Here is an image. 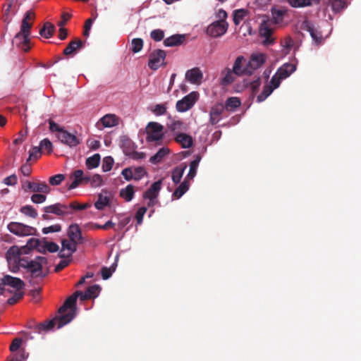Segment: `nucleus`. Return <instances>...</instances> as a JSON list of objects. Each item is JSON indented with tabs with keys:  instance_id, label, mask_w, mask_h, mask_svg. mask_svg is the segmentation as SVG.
Wrapping results in <instances>:
<instances>
[{
	"instance_id": "nucleus-1",
	"label": "nucleus",
	"mask_w": 361,
	"mask_h": 361,
	"mask_svg": "<svg viewBox=\"0 0 361 361\" xmlns=\"http://www.w3.org/2000/svg\"><path fill=\"white\" fill-rule=\"evenodd\" d=\"M78 293H74L66 300L63 306L59 309V313L61 314L59 317L39 324L37 326L38 331H51L54 327L59 329L71 322L76 314L75 303Z\"/></svg>"
},
{
	"instance_id": "nucleus-2",
	"label": "nucleus",
	"mask_w": 361,
	"mask_h": 361,
	"mask_svg": "<svg viewBox=\"0 0 361 361\" xmlns=\"http://www.w3.org/2000/svg\"><path fill=\"white\" fill-rule=\"evenodd\" d=\"M296 70V65L293 63H284L272 76L269 83L267 84L262 92L257 96V100L258 102L264 101L273 91L278 88L281 81L288 78Z\"/></svg>"
},
{
	"instance_id": "nucleus-3",
	"label": "nucleus",
	"mask_w": 361,
	"mask_h": 361,
	"mask_svg": "<svg viewBox=\"0 0 361 361\" xmlns=\"http://www.w3.org/2000/svg\"><path fill=\"white\" fill-rule=\"evenodd\" d=\"M25 255L20 247L13 246L6 252V259L9 270L16 273L22 267V262L25 259Z\"/></svg>"
},
{
	"instance_id": "nucleus-4",
	"label": "nucleus",
	"mask_w": 361,
	"mask_h": 361,
	"mask_svg": "<svg viewBox=\"0 0 361 361\" xmlns=\"http://www.w3.org/2000/svg\"><path fill=\"white\" fill-rule=\"evenodd\" d=\"M47 259L44 257H36L34 259H30L27 257L22 262V267L35 276H40L42 274V268L47 264Z\"/></svg>"
},
{
	"instance_id": "nucleus-5",
	"label": "nucleus",
	"mask_w": 361,
	"mask_h": 361,
	"mask_svg": "<svg viewBox=\"0 0 361 361\" xmlns=\"http://www.w3.org/2000/svg\"><path fill=\"white\" fill-rule=\"evenodd\" d=\"M32 24H27L24 22L21 24L20 31L16 35L13 43L21 48L23 51H27L30 49V35Z\"/></svg>"
},
{
	"instance_id": "nucleus-6",
	"label": "nucleus",
	"mask_w": 361,
	"mask_h": 361,
	"mask_svg": "<svg viewBox=\"0 0 361 361\" xmlns=\"http://www.w3.org/2000/svg\"><path fill=\"white\" fill-rule=\"evenodd\" d=\"M7 229L10 233L18 237L35 235L37 233V229L35 227L16 221L10 222L7 225Z\"/></svg>"
},
{
	"instance_id": "nucleus-7",
	"label": "nucleus",
	"mask_w": 361,
	"mask_h": 361,
	"mask_svg": "<svg viewBox=\"0 0 361 361\" xmlns=\"http://www.w3.org/2000/svg\"><path fill=\"white\" fill-rule=\"evenodd\" d=\"M164 127L157 122H149L146 127L147 137L148 142L159 143L164 137Z\"/></svg>"
},
{
	"instance_id": "nucleus-8",
	"label": "nucleus",
	"mask_w": 361,
	"mask_h": 361,
	"mask_svg": "<svg viewBox=\"0 0 361 361\" xmlns=\"http://www.w3.org/2000/svg\"><path fill=\"white\" fill-rule=\"evenodd\" d=\"M43 209L47 214H54L60 216H68L74 214L73 202L68 204L56 203L44 207Z\"/></svg>"
},
{
	"instance_id": "nucleus-9",
	"label": "nucleus",
	"mask_w": 361,
	"mask_h": 361,
	"mask_svg": "<svg viewBox=\"0 0 361 361\" xmlns=\"http://www.w3.org/2000/svg\"><path fill=\"white\" fill-rule=\"evenodd\" d=\"M200 94L197 91H192L178 100L176 104V109L178 112H185L192 109L198 101Z\"/></svg>"
},
{
	"instance_id": "nucleus-10",
	"label": "nucleus",
	"mask_w": 361,
	"mask_h": 361,
	"mask_svg": "<svg viewBox=\"0 0 361 361\" xmlns=\"http://www.w3.org/2000/svg\"><path fill=\"white\" fill-rule=\"evenodd\" d=\"M228 29V23L225 20H219L210 24L207 29V34L212 37H219L224 35Z\"/></svg>"
},
{
	"instance_id": "nucleus-11",
	"label": "nucleus",
	"mask_w": 361,
	"mask_h": 361,
	"mask_svg": "<svg viewBox=\"0 0 361 361\" xmlns=\"http://www.w3.org/2000/svg\"><path fill=\"white\" fill-rule=\"evenodd\" d=\"M267 56L265 54L256 52L252 53L250 60L247 61L246 65L248 67V75H251L255 71L261 67L266 61Z\"/></svg>"
},
{
	"instance_id": "nucleus-12",
	"label": "nucleus",
	"mask_w": 361,
	"mask_h": 361,
	"mask_svg": "<svg viewBox=\"0 0 361 361\" xmlns=\"http://www.w3.org/2000/svg\"><path fill=\"white\" fill-rule=\"evenodd\" d=\"M25 192H40L49 194L50 188L46 182L44 181H27L25 184Z\"/></svg>"
},
{
	"instance_id": "nucleus-13",
	"label": "nucleus",
	"mask_w": 361,
	"mask_h": 361,
	"mask_svg": "<svg viewBox=\"0 0 361 361\" xmlns=\"http://www.w3.org/2000/svg\"><path fill=\"white\" fill-rule=\"evenodd\" d=\"M166 58V53L164 51L158 49L149 56L148 66L153 71L157 70L160 66L164 64Z\"/></svg>"
},
{
	"instance_id": "nucleus-14",
	"label": "nucleus",
	"mask_w": 361,
	"mask_h": 361,
	"mask_svg": "<svg viewBox=\"0 0 361 361\" xmlns=\"http://www.w3.org/2000/svg\"><path fill=\"white\" fill-rule=\"evenodd\" d=\"M225 107L222 103L214 104L209 111V123L212 125L218 123L223 118Z\"/></svg>"
},
{
	"instance_id": "nucleus-15",
	"label": "nucleus",
	"mask_w": 361,
	"mask_h": 361,
	"mask_svg": "<svg viewBox=\"0 0 361 361\" xmlns=\"http://www.w3.org/2000/svg\"><path fill=\"white\" fill-rule=\"evenodd\" d=\"M259 35L264 37L263 44L268 45L274 42L271 37L273 30L271 27V23L269 20H263L259 26Z\"/></svg>"
},
{
	"instance_id": "nucleus-16",
	"label": "nucleus",
	"mask_w": 361,
	"mask_h": 361,
	"mask_svg": "<svg viewBox=\"0 0 361 361\" xmlns=\"http://www.w3.org/2000/svg\"><path fill=\"white\" fill-rule=\"evenodd\" d=\"M119 119L115 114H106L102 117L97 123L96 126L98 129L102 130L105 128H111L118 124Z\"/></svg>"
},
{
	"instance_id": "nucleus-17",
	"label": "nucleus",
	"mask_w": 361,
	"mask_h": 361,
	"mask_svg": "<svg viewBox=\"0 0 361 361\" xmlns=\"http://www.w3.org/2000/svg\"><path fill=\"white\" fill-rule=\"evenodd\" d=\"M168 118L169 121L166 123V126L168 129L173 133V136L186 130V126L181 120L172 118L171 116H169Z\"/></svg>"
},
{
	"instance_id": "nucleus-18",
	"label": "nucleus",
	"mask_w": 361,
	"mask_h": 361,
	"mask_svg": "<svg viewBox=\"0 0 361 361\" xmlns=\"http://www.w3.org/2000/svg\"><path fill=\"white\" fill-rule=\"evenodd\" d=\"M56 137L62 143L72 147H75L80 143V139L73 134L64 130L60 134H56Z\"/></svg>"
},
{
	"instance_id": "nucleus-19",
	"label": "nucleus",
	"mask_w": 361,
	"mask_h": 361,
	"mask_svg": "<svg viewBox=\"0 0 361 361\" xmlns=\"http://www.w3.org/2000/svg\"><path fill=\"white\" fill-rule=\"evenodd\" d=\"M185 77L190 84L199 85L202 82L203 74L199 68H193L186 71Z\"/></svg>"
},
{
	"instance_id": "nucleus-20",
	"label": "nucleus",
	"mask_w": 361,
	"mask_h": 361,
	"mask_svg": "<svg viewBox=\"0 0 361 361\" xmlns=\"http://www.w3.org/2000/svg\"><path fill=\"white\" fill-rule=\"evenodd\" d=\"M77 243L71 240H63L61 242V249L59 251V257L61 258L70 257L76 250Z\"/></svg>"
},
{
	"instance_id": "nucleus-21",
	"label": "nucleus",
	"mask_w": 361,
	"mask_h": 361,
	"mask_svg": "<svg viewBox=\"0 0 361 361\" xmlns=\"http://www.w3.org/2000/svg\"><path fill=\"white\" fill-rule=\"evenodd\" d=\"M246 59L243 56H238L233 66V71L237 75H242L244 74L248 75V67Z\"/></svg>"
},
{
	"instance_id": "nucleus-22",
	"label": "nucleus",
	"mask_w": 361,
	"mask_h": 361,
	"mask_svg": "<svg viewBox=\"0 0 361 361\" xmlns=\"http://www.w3.org/2000/svg\"><path fill=\"white\" fill-rule=\"evenodd\" d=\"M1 282L3 286H8L17 290L22 289L24 286V283L21 279L9 275L4 276L1 279Z\"/></svg>"
},
{
	"instance_id": "nucleus-23",
	"label": "nucleus",
	"mask_w": 361,
	"mask_h": 361,
	"mask_svg": "<svg viewBox=\"0 0 361 361\" xmlns=\"http://www.w3.org/2000/svg\"><path fill=\"white\" fill-rule=\"evenodd\" d=\"M42 240L32 238L27 240L25 246L20 247V249L25 255H27L29 252L33 248H36L39 252H40L41 250H44L42 247Z\"/></svg>"
},
{
	"instance_id": "nucleus-24",
	"label": "nucleus",
	"mask_w": 361,
	"mask_h": 361,
	"mask_svg": "<svg viewBox=\"0 0 361 361\" xmlns=\"http://www.w3.org/2000/svg\"><path fill=\"white\" fill-rule=\"evenodd\" d=\"M174 140L185 149L191 147L193 143L192 137L183 132L181 133H177V135L174 136Z\"/></svg>"
},
{
	"instance_id": "nucleus-25",
	"label": "nucleus",
	"mask_w": 361,
	"mask_h": 361,
	"mask_svg": "<svg viewBox=\"0 0 361 361\" xmlns=\"http://www.w3.org/2000/svg\"><path fill=\"white\" fill-rule=\"evenodd\" d=\"M161 186L162 180L153 183L150 188L143 194V198L158 197Z\"/></svg>"
},
{
	"instance_id": "nucleus-26",
	"label": "nucleus",
	"mask_w": 361,
	"mask_h": 361,
	"mask_svg": "<svg viewBox=\"0 0 361 361\" xmlns=\"http://www.w3.org/2000/svg\"><path fill=\"white\" fill-rule=\"evenodd\" d=\"M305 25L314 42L317 44H321L323 41V37L321 32L309 22H306Z\"/></svg>"
},
{
	"instance_id": "nucleus-27",
	"label": "nucleus",
	"mask_w": 361,
	"mask_h": 361,
	"mask_svg": "<svg viewBox=\"0 0 361 361\" xmlns=\"http://www.w3.org/2000/svg\"><path fill=\"white\" fill-rule=\"evenodd\" d=\"M82 47V42L80 39H76L71 42L66 48L63 50V54L66 56L74 55Z\"/></svg>"
},
{
	"instance_id": "nucleus-28",
	"label": "nucleus",
	"mask_w": 361,
	"mask_h": 361,
	"mask_svg": "<svg viewBox=\"0 0 361 361\" xmlns=\"http://www.w3.org/2000/svg\"><path fill=\"white\" fill-rule=\"evenodd\" d=\"M68 237L70 240L78 243L81 241L82 235L81 231L78 224H72L69 226L68 231Z\"/></svg>"
},
{
	"instance_id": "nucleus-29",
	"label": "nucleus",
	"mask_w": 361,
	"mask_h": 361,
	"mask_svg": "<svg viewBox=\"0 0 361 361\" xmlns=\"http://www.w3.org/2000/svg\"><path fill=\"white\" fill-rule=\"evenodd\" d=\"M83 171L80 169L76 170L72 174L71 179L72 182L68 186L69 190L76 188L79 185L83 184Z\"/></svg>"
},
{
	"instance_id": "nucleus-30",
	"label": "nucleus",
	"mask_w": 361,
	"mask_h": 361,
	"mask_svg": "<svg viewBox=\"0 0 361 361\" xmlns=\"http://www.w3.org/2000/svg\"><path fill=\"white\" fill-rule=\"evenodd\" d=\"M170 152V150L166 147L160 148L158 152L151 157L149 161L152 164H156L161 162Z\"/></svg>"
},
{
	"instance_id": "nucleus-31",
	"label": "nucleus",
	"mask_w": 361,
	"mask_h": 361,
	"mask_svg": "<svg viewBox=\"0 0 361 361\" xmlns=\"http://www.w3.org/2000/svg\"><path fill=\"white\" fill-rule=\"evenodd\" d=\"M134 195V186L131 184L128 185L120 190V196L126 202H130L133 199Z\"/></svg>"
},
{
	"instance_id": "nucleus-32",
	"label": "nucleus",
	"mask_w": 361,
	"mask_h": 361,
	"mask_svg": "<svg viewBox=\"0 0 361 361\" xmlns=\"http://www.w3.org/2000/svg\"><path fill=\"white\" fill-rule=\"evenodd\" d=\"M185 39L184 35H174L164 39V44L166 47H173L180 44Z\"/></svg>"
},
{
	"instance_id": "nucleus-33",
	"label": "nucleus",
	"mask_w": 361,
	"mask_h": 361,
	"mask_svg": "<svg viewBox=\"0 0 361 361\" xmlns=\"http://www.w3.org/2000/svg\"><path fill=\"white\" fill-rule=\"evenodd\" d=\"M200 160L201 157L197 156L192 161H191L190 164V170L185 179L189 181L195 178Z\"/></svg>"
},
{
	"instance_id": "nucleus-34",
	"label": "nucleus",
	"mask_w": 361,
	"mask_h": 361,
	"mask_svg": "<svg viewBox=\"0 0 361 361\" xmlns=\"http://www.w3.org/2000/svg\"><path fill=\"white\" fill-rule=\"evenodd\" d=\"M189 181L185 179L184 181L175 190L172 197L176 199L180 198L189 190Z\"/></svg>"
},
{
	"instance_id": "nucleus-35",
	"label": "nucleus",
	"mask_w": 361,
	"mask_h": 361,
	"mask_svg": "<svg viewBox=\"0 0 361 361\" xmlns=\"http://www.w3.org/2000/svg\"><path fill=\"white\" fill-rule=\"evenodd\" d=\"M167 109V103L157 104L155 105H152L149 107L150 111L157 116H160L166 114Z\"/></svg>"
},
{
	"instance_id": "nucleus-36",
	"label": "nucleus",
	"mask_w": 361,
	"mask_h": 361,
	"mask_svg": "<svg viewBox=\"0 0 361 361\" xmlns=\"http://www.w3.org/2000/svg\"><path fill=\"white\" fill-rule=\"evenodd\" d=\"M241 104L240 100L235 97H229L225 102V109L229 111H234Z\"/></svg>"
},
{
	"instance_id": "nucleus-37",
	"label": "nucleus",
	"mask_w": 361,
	"mask_h": 361,
	"mask_svg": "<svg viewBox=\"0 0 361 361\" xmlns=\"http://www.w3.org/2000/svg\"><path fill=\"white\" fill-rule=\"evenodd\" d=\"M54 29L55 27L53 24L47 22L44 23L43 27L39 30V35L46 39H49L53 35Z\"/></svg>"
},
{
	"instance_id": "nucleus-38",
	"label": "nucleus",
	"mask_w": 361,
	"mask_h": 361,
	"mask_svg": "<svg viewBox=\"0 0 361 361\" xmlns=\"http://www.w3.org/2000/svg\"><path fill=\"white\" fill-rule=\"evenodd\" d=\"M100 159V155L99 154H94L86 159L85 165L90 170L96 169L99 165Z\"/></svg>"
},
{
	"instance_id": "nucleus-39",
	"label": "nucleus",
	"mask_w": 361,
	"mask_h": 361,
	"mask_svg": "<svg viewBox=\"0 0 361 361\" xmlns=\"http://www.w3.org/2000/svg\"><path fill=\"white\" fill-rule=\"evenodd\" d=\"M187 166H178L172 171V180L175 184L179 183Z\"/></svg>"
},
{
	"instance_id": "nucleus-40",
	"label": "nucleus",
	"mask_w": 361,
	"mask_h": 361,
	"mask_svg": "<svg viewBox=\"0 0 361 361\" xmlns=\"http://www.w3.org/2000/svg\"><path fill=\"white\" fill-rule=\"evenodd\" d=\"M293 8H299L312 6V0H286Z\"/></svg>"
},
{
	"instance_id": "nucleus-41",
	"label": "nucleus",
	"mask_w": 361,
	"mask_h": 361,
	"mask_svg": "<svg viewBox=\"0 0 361 361\" xmlns=\"http://www.w3.org/2000/svg\"><path fill=\"white\" fill-rule=\"evenodd\" d=\"M274 22L276 24L281 23L286 13V10L273 8L271 11Z\"/></svg>"
},
{
	"instance_id": "nucleus-42",
	"label": "nucleus",
	"mask_w": 361,
	"mask_h": 361,
	"mask_svg": "<svg viewBox=\"0 0 361 361\" xmlns=\"http://www.w3.org/2000/svg\"><path fill=\"white\" fill-rule=\"evenodd\" d=\"M133 180L138 181L147 175L146 169L142 166L133 168Z\"/></svg>"
},
{
	"instance_id": "nucleus-43",
	"label": "nucleus",
	"mask_w": 361,
	"mask_h": 361,
	"mask_svg": "<svg viewBox=\"0 0 361 361\" xmlns=\"http://www.w3.org/2000/svg\"><path fill=\"white\" fill-rule=\"evenodd\" d=\"M109 204V198L107 196L99 194L98 200L94 203V207L98 210H102Z\"/></svg>"
},
{
	"instance_id": "nucleus-44",
	"label": "nucleus",
	"mask_w": 361,
	"mask_h": 361,
	"mask_svg": "<svg viewBox=\"0 0 361 361\" xmlns=\"http://www.w3.org/2000/svg\"><path fill=\"white\" fill-rule=\"evenodd\" d=\"M20 212L23 214L33 219H35L38 215L37 210L32 206L30 205H25L22 207L20 209Z\"/></svg>"
},
{
	"instance_id": "nucleus-45",
	"label": "nucleus",
	"mask_w": 361,
	"mask_h": 361,
	"mask_svg": "<svg viewBox=\"0 0 361 361\" xmlns=\"http://www.w3.org/2000/svg\"><path fill=\"white\" fill-rule=\"evenodd\" d=\"M42 247L44 249L40 252H45L47 251L49 252H55L59 250V245L53 242H47L42 240Z\"/></svg>"
},
{
	"instance_id": "nucleus-46",
	"label": "nucleus",
	"mask_w": 361,
	"mask_h": 361,
	"mask_svg": "<svg viewBox=\"0 0 361 361\" xmlns=\"http://www.w3.org/2000/svg\"><path fill=\"white\" fill-rule=\"evenodd\" d=\"M247 14V11L245 9H238L233 12V23L235 25H238L245 16Z\"/></svg>"
},
{
	"instance_id": "nucleus-47",
	"label": "nucleus",
	"mask_w": 361,
	"mask_h": 361,
	"mask_svg": "<svg viewBox=\"0 0 361 361\" xmlns=\"http://www.w3.org/2000/svg\"><path fill=\"white\" fill-rule=\"evenodd\" d=\"M348 4L344 0H332L331 7L334 11L340 12L341 11L345 8Z\"/></svg>"
},
{
	"instance_id": "nucleus-48",
	"label": "nucleus",
	"mask_w": 361,
	"mask_h": 361,
	"mask_svg": "<svg viewBox=\"0 0 361 361\" xmlns=\"http://www.w3.org/2000/svg\"><path fill=\"white\" fill-rule=\"evenodd\" d=\"M114 161L111 157H106L103 159L102 161V171L104 172H108L111 170Z\"/></svg>"
},
{
	"instance_id": "nucleus-49",
	"label": "nucleus",
	"mask_w": 361,
	"mask_h": 361,
	"mask_svg": "<svg viewBox=\"0 0 361 361\" xmlns=\"http://www.w3.org/2000/svg\"><path fill=\"white\" fill-rule=\"evenodd\" d=\"M90 186L92 188H99L104 184V180L99 174H94L91 177Z\"/></svg>"
},
{
	"instance_id": "nucleus-50",
	"label": "nucleus",
	"mask_w": 361,
	"mask_h": 361,
	"mask_svg": "<svg viewBox=\"0 0 361 361\" xmlns=\"http://www.w3.org/2000/svg\"><path fill=\"white\" fill-rule=\"evenodd\" d=\"M131 49L134 53L139 52L143 47V41L140 38H135L132 40Z\"/></svg>"
},
{
	"instance_id": "nucleus-51",
	"label": "nucleus",
	"mask_w": 361,
	"mask_h": 361,
	"mask_svg": "<svg viewBox=\"0 0 361 361\" xmlns=\"http://www.w3.org/2000/svg\"><path fill=\"white\" fill-rule=\"evenodd\" d=\"M100 290L99 285H93L90 286L86 291L91 299L97 298L99 294Z\"/></svg>"
},
{
	"instance_id": "nucleus-52",
	"label": "nucleus",
	"mask_w": 361,
	"mask_h": 361,
	"mask_svg": "<svg viewBox=\"0 0 361 361\" xmlns=\"http://www.w3.org/2000/svg\"><path fill=\"white\" fill-rule=\"evenodd\" d=\"M39 147L41 148L42 150H45L47 151L48 153H50L52 152V147H53V145H52V143L51 142L47 139V138H44L43 139L40 143H39Z\"/></svg>"
},
{
	"instance_id": "nucleus-53",
	"label": "nucleus",
	"mask_w": 361,
	"mask_h": 361,
	"mask_svg": "<svg viewBox=\"0 0 361 361\" xmlns=\"http://www.w3.org/2000/svg\"><path fill=\"white\" fill-rule=\"evenodd\" d=\"M233 71L231 70H228L224 75V77L221 80V85H227L231 83L234 80Z\"/></svg>"
},
{
	"instance_id": "nucleus-54",
	"label": "nucleus",
	"mask_w": 361,
	"mask_h": 361,
	"mask_svg": "<svg viewBox=\"0 0 361 361\" xmlns=\"http://www.w3.org/2000/svg\"><path fill=\"white\" fill-rule=\"evenodd\" d=\"M47 194L41 193V194H33L31 196V201L35 204H42L44 202L47 200Z\"/></svg>"
},
{
	"instance_id": "nucleus-55",
	"label": "nucleus",
	"mask_w": 361,
	"mask_h": 361,
	"mask_svg": "<svg viewBox=\"0 0 361 361\" xmlns=\"http://www.w3.org/2000/svg\"><path fill=\"white\" fill-rule=\"evenodd\" d=\"M150 36L154 41L159 42L164 39V32L161 30L157 29L151 32Z\"/></svg>"
},
{
	"instance_id": "nucleus-56",
	"label": "nucleus",
	"mask_w": 361,
	"mask_h": 361,
	"mask_svg": "<svg viewBox=\"0 0 361 361\" xmlns=\"http://www.w3.org/2000/svg\"><path fill=\"white\" fill-rule=\"evenodd\" d=\"M147 209L146 207H142L139 208L135 214V219L137 221V224L140 225L143 220V216L145 214Z\"/></svg>"
},
{
	"instance_id": "nucleus-57",
	"label": "nucleus",
	"mask_w": 361,
	"mask_h": 361,
	"mask_svg": "<svg viewBox=\"0 0 361 361\" xmlns=\"http://www.w3.org/2000/svg\"><path fill=\"white\" fill-rule=\"evenodd\" d=\"M49 130L51 133H56L57 134H60L62 131L65 130L63 128L61 127L59 124H57L52 120L49 121Z\"/></svg>"
},
{
	"instance_id": "nucleus-58",
	"label": "nucleus",
	"mask_w": 361,
	"mask_h": 361,
	"mask_svg": "<svg viewBox=\"0 0 361 361\" xmlns=\"http://www.w3.org/2000/svg\"><path fill=\"white\" fill-rule=\"evenodd\" d=\"M121 175L123 176L126 180L130 181L133 180V167L125 168L121 171Z\"/></svg>"
},
{
	"instance_id": "nucleus-59",
	"label": "nucleus",
	"mask_w": 361,
	"mask_h": 361,
	"mask_svg": "<svg viewBox=\"0 0 361 361\" xmlns=\"http://www.w3.org/2000/svg\"><path fill=\"white\" fill-rule=\"evenodd\" d=\"M114 271L115 268L113 266L110 268L103 267L101 270L102 279L104 280L108 279L111 277Z\"/></svg>"
},
{
	"instance_id": "nucleus-60",
	"label": "nucleus",
	"mask_w": 361,
	"mask_h": 361,
	"mask_svg": "<svg viewBox=\"0 0 361 361\" xmlns=\"http://www.w3.org/2000/svg\"><path fill=\"white\" fill-rule=\"evenodd\" d=\"M61 229V227L59 224H54L51 225L48 227H45L42 229V232L44 234H47L49 233H56L60 231Z\"/></svg>"
},
{
	"instance_id": "nucleus-61",
	"label": "nucleus",
	"mask_w": 361,
	"mask_h": 361,
	"mask_svg": "<svg viewBox=\"0 0 361 361\" xmlns=\"http://www.w3.org/2000/svg\"><path fill=\"white\" fill-rule=\"evenodd\" d=\"M64 179L63 174H57L50 178L49 183L52 185H59Z\"/></svg>"
},
{
	"instance_id": "nucleus-62",
	"label": "nucleus",
	"mask_w": 361,
	"mask_h": 361,
	"mask_svg": "<svg viewBox=\"0 0 361 361\" xmlns=\"http://www.w3.org/2000/svg\"><path fill=\"white\" fill-rule=\"evenodd\" d=\"M41 151L42 149L39 146L32 147V149L30 151L29 159L39 158L41 154Z\"/></svg>"
},
{
	"instance_id": "nucleus-63",
	"label": "nucleus",
	"mask_w": 361,
	"mask_h": 361,
	"mask_svg": "<svg viewBox=\"0 0 361 361\" xmlns=\"http://www.w3.org/2000/svg\"><path fill=\"white\" fill-rule=\"evenodd\" d=\"M58 25L60 27L59 37L60 39L63 40L67 36V30L63 27L65 21L59 22Z\"/></svg>"
},
{
	"instance_id": "nucleus-64",
	"label": "nucleus",
	"mask_w": 361,
	"mask_h": 361,
	"mask_svg": "<svg viewBox=\"0 0 361 361\" xmlns=\"http://www.w3.org/2000/svg\"><path fill=\"white\" fill-rule=\"evenodd\" d=\"M17 176L15 174L11 175L4 179V183L6 185H15L17 183Z\"/></svg>"
}]
</instances>
